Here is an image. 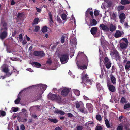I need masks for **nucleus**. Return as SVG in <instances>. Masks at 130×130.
<instances>
[{
    "mask_svg": "<svg viewBox=\"0 0 130 130\" xmlns=\"http://www.w3.org/2000/svg\"><path fill=\"white\" fill-rule=\"evenodd\" d=\"M45 55V54L44 52L43 51H40L39 52V56L41 57L44 56Z\"/></svg>",
    "mask_w": 130,
    "mask_h": 130,
    "instance_id": "nucleus-35",
    "label": "nucleus"
},
{
    "mask_svg": "<svg viewBox=\"0 0 130 130\" xmlns=\"http://www.w3.org/2000/svg\"><path fill=\"white\" fill-rule=\"evenodd\" d=\"M100 27L103 30H106L107 31L109 30V28L106 25L103 24L100 25Z\"/></svg>",
    "mask_w": 130,
    "mask_h": 130,
    "instance_id": "nucleus-19",
    "label": "nucleus"
},
{
    "mask_svg": "<svg viewBox=\"0 0 130 130\" xmlns=\"http://www.w3.org/2000/svg\"><path fill=\"white\" fill-rule=\"evenodd\" d=\"M125 8L124 6L119 5L117 7V9L118 11H120L123 10Z\"/></svg>",
    "mask_w": 130,
    "mask_h": 130,
    "instance_id": "nucleus-34",
    "label": "nucleus"
},
{
    "mask_svg": "<svg viewBox=\"0 0 130 130\" xmlns=\"http://www.w3.org/2000/svg\"><path fill=\"white\" fill-rule=\"evenodd\" d=\"M20 127L21 130H24L25 128V126L23 124L21 125Z\"/></svg>",
    "mask_w": 130,
    "mask_h": 130,
    "instance_id": "nucleus-54",
    "label": "nucleus"
},
{
    "mask_svg": "<svg viewBox=\"0 0 130 130\" xmlns=\"http://www.w3.org/2000/svg\"><path fill=\"white\" fill-rule=\"evenodd\" d=\"M1 68L2 69V71L6 73H8V74H10V75L12 73V72L11 74L10 73L8 72L9 70L8 68V66L6 64H3L1 67Z\"/></svg>",
    "mask_w": 130,
    "mask_h": 130,
    "instance_id": "nucleus-9",
    "label": "nucleus"
},
{
    "mask_svg": "<svg viewBox=\"0 0 130 130\" xmlns=\"http://www.w3.org/2000/svg\"><path fill=\"white\" fill-rule=\"evenodd\" d=\"M83 128V126H78L76 127L77 130H82Z\"/></svg>",
    "mask_w": 130,
    "mask_h": 130,
    "instance_id": "nucleus-58",
    "label": "nucleus"
},
{
    "mask_svg": "<svg viewBox=\"0 0 130 130\" xmlns=\"http://www.w3.org/2000/svg\"><path fill=\"white\" fill-rule=\"evenodd\" d=\"M6 115V112L3 111H0V116H4Z\"/></svg>",
    "mask_w": 130,
    "mask_h": 130,
    "instance_id": "nucleus-47",
    "label": "nucleus"
},
{
    "mask_svg": "<svg viewBox=\"0 0 130 130\" xmlns=\"http://www.w3.org/2000/svg\"><path fill=\"white\" fill-rule=\"evenodd\" d=\"M99 12L98 10H96L94 12V14L95 16H98L99 15Z\"/></svg>",
    "mask_w": 130,
    "mask_h": 130,
    "instance_id": "nucleus-55",
    "label": "nucleus"
},
{
    "mask_svg": "<svg viewBox=\"0 0 130 130\" xmlns=\"http://www.w3.org/2000/svg\"><path fill=\"white\" fill-rule=\"evenodd\" d=\"M17 33V31L16 30H15L12 33V36L13 37H14L16 35Z\"/></svg>",
    "mask_w": 130,
    "mask_h": 130,
    "instance_id": "nucleus-63",
    "label": "nucleus"
},
{
    "mask_svg": "<svg viewBox=\"0 0 130 130\" xmlns=\"http://www.w3.org/2000/svg\"><path fill=\"white\" fill-rule=\"evenodd\" d=\"M78 55L79 56H82L84 58V61L83 62L84 64H85L83 66H79V68L82 70H84L87 68L88 64V60L87 56L83 52H79Z\"/></svg>",
    "mask_w": 130,
    "mask_h": 130,
    "instance_id": "nucleus-1",
    "label": "nucleus"
},
{
    "mask_svg": "<svg viewBox=\"0 0 130 130\" xmlns=\"http://www.w3.org/2000/svg\"><path fill=\"white\" fill-rule=\"evenodd\" d=\"M121 35V31L120 30H117L116 31L114 36L115 38H118L120 37Z\"/></svg>",
    "mask_w": 130,
    "mask_h": 130,
    "instance_id": "nucleus-18",
    "label": "nucleus"
},
{
    "mask_svg": "<svg viewBox=\"0 0 130 130\" xmlns=\"http://www.w3.org/2000/svg\"><path fill=\"white\" fill-rule=\"evenodd\" d=\"M121 3L122 5H125L129 4L130 2L128 0H121Z\"/></svg>",
    "mask_w": 130,
    "mask_h": 130,
    "instance_id": "nucleus-26",
    "label": "nucleus"
},
{
    "mask_svg": "<svg viewBox=\"0 0 130 130\" xmlns=\"http://www.w3.org/2000/svg\"><path fill=\"white\" fill-rule=\"evenodd\" d=\"M65 38V36H62L61 37V42L62 43H64L65 41L64 38Z\"/></svg>",
    "mask_w": 130,
    "mask_h": 130,
    "instance_id": "nucleus-51",
    "label": "nucleus"
},
{
    "mask_svg": "<svg viewBox=\"0 0 130 130\" xmlns=\"http://www.w3.org/2000/svg\"><path fill=\"white\" fill-rule=\"evenodd\" d=\"M31 64L32 65L37 68H39L41 66V64L37 62H33Z\"/></svg>",
    "mask_w": 130,
    "mask_h": 130,
    "instance_id": "nucleus-27",
    "label": "nucleus"
},
{
    "mask_svg": "<svg viewBox=\"0 0 130 130\" xmlns=\"http://www.w3.org/2000/svg\"><path fill=\"white\" fill-rule=\"evenodd\" d=\"M119 17L120 19V22L121 23L123 24L125 18V14L123 13H121L119 15Z\"/></svg>",
    "mask_w": 130,
    "mask_h": 130,
    "instance_id": "nucleus-12",
    "label": "nucleus"
},
{
    "mask_svg": "<svg viewBox=\"0 0 130 130\" xmlns=\"http://www.w3.org/2000/svg\"><path fill=\"white\" fill-rule=\"evenodd\" d=\"M103 129L102 127L100 126H97L95 129V130H102Z\"/></svg>",
    "mask_w": 130,
    "mask_h": 130,
    "instance_id": "nucleus-46",
    "label": "nucleus"
},
{
    "mask_svg": "<svg viewBox=\"0 0 130 130\" xmlns=\"http://www.w3.org/2000/svg\"><path fill=\"white\" fill-rule=\"evenodd\" d=\"M123 128L122 125L120 124V125L118 126L117 130H123Z\"/></svg>",
    "mask_w": 130,
    "mask_h": 130,
    "instance_id": "nucleus-45",
    "label": "nucleus"
},
{
    "mask_svg": "<svg viewBox=\"0 0 130 130\" xmlns=\"http://www.w3.org/2000/svg\"><path fill=\"white\" fill-rule=\"evenodd\" d=\"M88 75L86 74L85 75L82 74L81 76V79L82 81L81 82V83H84L85 82L88 83L90 85L91 84V80L89 79V78L88 77Z\"/></svg>",
    "mask_w": 130,
    "mask_h": 130,
    "instance_id": "nucleus-5",
    "label": "nucleus"
},
{
    "mask_svg": "<svg viewBox=\"0 0 130 130\" xmlns=\"http://www.w3.org/2000/svg\"><path fill=\"white\" fill-rule=\"evenodd\" d=\"M80 103V102H78L76 103H75V106L76 108L78 109L81 106Z\"/></svg>",
    "mask_w": 130,
    "mask_h": 130,
    "instance_id": "nucleus-39",
    "label": "nucleus"
},
{
    "mask_svg": "<svg viewBox=\"0 0 130 130\" xmlns=\"http://www.w3.org/2000/svg\"><path fill=\"white\" fill-rule=\"evenodd\" d=\"M91 10V9L90 8H88L86 12V15L88 14L89 12V11Z\"/></svg>",
    "mask_w": 130,
    "mask_h": 130,
    "instance_id": "nucleus-61",
    "label": "nucleus"
},
{
    "mask_svg": "<svg viewBox=\"0 0 130 130\" xmlns=\"http://www.w3.org/2000/svg\"><path fill=\"white\" fill-rule=\"evenodd\" d=\"M109 59L107 57H105L104 58V63H107L109 62Z\"/></svg>",
    "mask_w": 130,
    "mask_h": 130,
    "instance_id": "nucleus-57",
    "label": "nucleus"
},
{
    "mask_svg": "<svg viewBox=\"0 0 130 130\" xmlns=\"http://www.w3.org/2000/svg\"><path fill=\"white\" fill-rule=\"evenodd\" d=\"M39 21V18H36L35 19L33 20V22L32 23L33 25L37 24H38Z\"/></svg>",
    "mask_w": 130,
    "mask_h": 130,
    "instance_id": "nucleus-37",
    "label": "nucleus"
},
{
    "mask_svg": "<svg viewBox=\"0 0 130 130\" xmlns=\"http://www.w3.org/2000/svg\"><path fill=\"white\" fill-rule=\"evenodd\" d=\"M21 99L19 97H18L17 99H16L14 101L15 103L16 104H18L20 102Z\"/></svg>",
    "mask_w": 130,
    "mask_h": 130,
    "instance_id": "nucleus-43",
    "label": "nucleus"
},
{
    "mask_svg": "<svg viewBox=\"0 0 130 130\" xmlns=\"http://www.w3.org/2000/svg\"><path fill=\"white\" fill-rule=\"evenodd\" d=\"M60 89L61 90V95L63 96H67L70 91L69 89L67 88L64 87L63 88H61Z\"/></svg>",
    "mask_w": 130,
    "mask_h": 130,
    "instance_id": "nucleus-7",
    "label": "nucleus"
},
{
    "mask_svg": "<svg viewBox=\"0 0 130 130\" xmlns=\"http://www.w3.org/2000/svg\"><path fill=\"white\" fill-rule=\"evenodd\" d=\"M70 42L71 44L76 45L77 44L76 39L75 37H73L71 38Z\"/></svg>",
    "mask_w": 130,
    "mask_h": 130,
    "instance_id": "nucleus-17",
    "label": "nucleus"
},
{
    "mask_svg": "<svg viewBox=\"0 0 130 130\" xmlns=\"http://www.w3.org/2000/svg\"><path fill=\"white\" fill-rule=\"evenodd\" d=\"M47 27L46 26L43 27L41 29L42 32L43 33H45L47 31Z\"/></svg>",
    "mask_w": 130,
    "mask_h": 130,
    "instance_id": "nucleus-36",
    "label": "nucleus"
},
{
    "mask_svg": "<svg viewBox=\"0 0 130 130\" xmlns=\"http://www.w3.org/2000/svg\"><path fill=\"white\" fill-rule=\"evenodd\" d=\"M1 23L2 26L1 30L3 31H8L7 23L6 22L3 18H1Z\"/></svg>",
    "mask_w": 130,
    "mask_h": 130,
    "instance_id": "nucleus-6",
    "label": "nucleus"
},
{
    "mask_svg": "<svg viewBox=\"0 0 130 130\" xmlns=\"http://www.w3.org/2000/svg\"><path fill=\"white\" fill-rule=\"evenodd\" d=\"M107 86L110 91L112 92H114L116 91V88L115 86L111 83H108Z\"/></svg>",
    "mask_w": 130,
    "mask_h": 130,
    "instance_id": "nucleus-11",
    "label": "nucleus"
},
{
    "mask_svg": "<svg viewBox=\"0 0 130 130\" xmlns=\"http://www.w3.org/2000/svg\"><path fill=\"white\" fill-rule=\"evenodd\" d=\"M48 14L50 19L52 18V15L50 12H49Z\"/></svg>",
    "mask_w": 130,
    "mask_h": 130,
    "instance_id": "nucleus-62",
    "label": "nucleus"
},
{
    "mask_svg": "<svg viewBox=\"0 0 130 130\" xmlns=\"http://www.w3.org/2000/svg\"><path fill=\"white\" fill-rule=\"evenodd\" d=\"M25 14L24 12L21 13L18 12L17 16L16 17V19L17 20H19L23 21L25 18Z\"/></svg>",
    "mask_w": 130,
    "mask_h": 130,
    "instance_id": "nucleus-8",
    "label": "nucleus"
},
{
    "mask_svg": "<svg viewBox=\"0 0 130 130\" xmlns=\"http://www.w3.org/2000/svg\"><path fill=\"white\" fill-rule=\"evenodd\" d=\"M67 115L68 117L71 118L73 116V114L70 113H68L67 114Z\"/></svg>",
    "mask_w": 130,
    "mask_h": 130,
    "instance_id": "nucleus-59",
    "label": "nucleus"
},
{
    "mask_svg": "<svg viewBox=\"0 0 130 130\" xmlns=\"http://www.w3.org/2000/svg\"><path fill=\"white\" fill-rule=\"evenodd\" d=\"M116 29V26L112 24H110L109 27V30L111 32H113Z\"/></svg>",
    "mask_w": 130,
    "mask_h": 130,
    "instance_id": "nucleus-24",
    "label": "nucleus"
},
{
    "mask_svg": "<svg viewBox=\"0 0 130 130\" xmlns=\"http://www.w3.org/2000/svg\"><path fill=\"white\" fill-rule=\"evenodd\" d=\"M7 31H3L0 33V38L3 40L6 38L8 36Z\"/></svg>",
    "mask_w": 130,
    "mask_h": 130,
    "instance_id": "nucleus-10",
    "label": "nucleus"
},
{
    "mask_svg": "<svg viewBox=\"0 0 130 130\" xmlns=\"http://www.w3.org/2000/svg\"><path fill=\"white\" fill-rule=\"evenodd\" d=\"M123 40L125 42V43H126L125 44H128V40L126 38H124L123 39Z\"/></svg>",
    "mask_w": 130,
    "mask_h": 130,
    "instance_id": "nucleus-64",
    "label": "nucleus"
},
{
    "mask_svg": "<svg viewBox=\"0 0 130 130\" xmlns=\"http://www.w3.org/2000/svg\"><path fill=\"white\" fill-rule=\"evenodd\" d=\"M96 86L97 87V90L99 91L102 88V87L100 83H97L96 84Z\"/></svg>",
    "mask_w": 130,
    "mask_h": 130,
    "instance_id": "nucleus-31",
    "label": "nucleus"
},
{
    "mask_svg": "<svg viewBox=\"0 0 130 130\" xmlns=\"http://www.w3.org/2000/svg\"><path fill=\"white\" fill-rule=\"evenodd\" d=\"M39 51H35L33 52V55L36 56H39Z\"/></svg>",
    "mask_w": 130,
    "mask_h": 130,
    "instance_id": "nucleus-48",
    "label": "nucleus"
},
{
    "mask_svg": "<svg viewBox=\"0 0 130 130\" xmlns=\"http://www.w3.org/2000/svg\"><path fill=\"white\" fill-rule=\"evenodd\" d=\"M40 27L39 26H35L34 28V31L35 32H37L39 30Z\"/></svg>",
    "mask_w": 130,
    "mask_h": 130,
    "instance_id": "nucleus-38",
    "label": "nucleus"
},
{
    "mask_svg": "<svg viewBox=\"0 0 130 130\" xmlns=\"http://www.w3.org/2000/svg\"><path fill=\"white\" fill-rule=\"evenodd\" d=\"M97 24V22L96 20L95 19H94L92 20V22L90 23V24L91 26H95Z\"/></svg>",
    "mask_w": 130,
    "mask_h": 130,
    "instance_id": "nucleus-33",
    "label": "nucleus"
},
{
    "mask_svg": "<svg viewBox=\"0 0 130 130\" xmlns=\"http://www.w3.org/2000/svg\"><path fill=\"white\" fill-rule=\"evenodd\" d=\"M120 47L121 49L125 50L127 48L128 44H125L124 42H122L120 43Z\"/></svg>",
    "mask_w": 130,
    "mask_h": 130,
    "instance_id": "nucleus-15",
    "label": "nucleus"
},
{
    "mask_svg": "<svg viewBox=\"0 0 130 130\" xmlns=\"http://www.w3.org/2000/svg\"><path fill=\"white\" fill-rule=\"evenodd\" d=\"M106 63H104L105 65L106 68L108 69H109L111 67V63L110 61H109V62Z\"/></svg>",
    "mask_w": 130,
    "mask_h": 130,
    "instance_id": "nucleus-30",
    "label": "nucleus"
},
{
    "mask_svg": "<svg viewBox=\"0 0 130 130\" xmlns=\"http://www.w3.org/2000/svg\"><path fill=\"white\" fill-rule=\"evenodd\" d=\"M86 106L90 112H92L93 111V106L91 103H88L86 104Z\"/></svg>",
    "mask_w": 130,
    "mask_h": 130,
    "instance_id": "nucleus-13",
    "label": "nucleus"
},
{
    "mask_svg": "<svg viewBox=\"0 0 130 130\" xmlns=\"http://www.w3.org/2000/svg\"><path fill=\"white\" fill-rule=\"evenodd\" d=\"M57 20V21L60 23H62V22L60 17H58Z\"/></svg>",
    "mask_w": 130,
    "mask_h": 130,
    "instance_id": "nucleus-53",
    "label": "nucleus"
},
{
    "mask_svg": "<svg viewBox=\"0 0 130 130\" xmlns=\"http://www.w3.org/2000/svg\"><path fill=\"white\" fill-rule=\"evenodd\" d=\"M39 88L40 90H39L38 92V94L36 96V100H39L42 98V96L41 95L43 94L44 92L46 89L47 87V85L42 84L39 85Z\"/></svg>",
    "mask_w": 130,
    "mask_h": 130,
    "instance_id": "nucleus-2",
    "label": "nucleus"
},
{
    "mask_svg": "<svg viewBox=\"0 0 130 130\" xmlns=\"http://www.w3.org/2000/svg\"><path fill=\"white\" fill-rule=\"evenodd\" d=\"M57 45V44H54V45H53V46H52V47L51 49L53 50L55 49V47H56Z\"/></svg>",
    "mask_w": 130,
    "mask_h": 130,
    "instance_id": "nucleus-60",
    "label": "nucleus"
},
{
    "mask_svg": "<svg viewBox=\"0 0 130 130\" xmlns=\"http://www.w3.org/2000/svg\"><path fill=\"white\" fill-rule=\"evenodd\" d=\"M60 61L62 64H65L68 61L69 57L67 54H62L59 57Z\"/></svg>",
    "mask_w": 130,
    "mask_h": 130,
    "instance_id": "nucleus-4",
    "label": "nucleus"
},
{
    "mask_svg": "<svg viewBox=\"0 0 130 130\" xmlns=\"http://www.w3.org/2000/svg\"><path fill=\"white\" fill-rule=\"evenodd\" d=\"M110 79L111 82L114 85H115L116 84V78L113 75H112Z\"/></svg>",
    "mask_w": 130,
    "mask_h": 130,
    "instance_id": "nucleus-29",
    "label": "nucleus"
},
{
    "mask_svg": "<svg viewBox=\"0 0 130 130\" xmlns=\"http://www.w3.org/2000/svg\"><path fill=\"white\" fill-rule=\"evenodd\" d=\"M75 94L77 96H79L80 94V92L78 90H76L74 91Z\"/></svg>",
    "mask_w": 130,
    "mask_h": 130,
    "instance_id": "nucleus-42",
    "label": "nucleus"
},
{
    "mask_svg": "<svg viewBox=\"0 0 130 130\" xmlns=\"http://www.w3.org/2000/svg\"><path fill=\"white\" fill-rule=\"evenodd\" d=\"M55 100L59 102H61L62 101V99L61 96L56 95Z\"/></svg>",
    "mask_w": 130,
    "mask_h": 130,
    "instance_id": "nucleus-23",
    "label": "nucleus"
},
{
    "mask_svg": "<svg viewBox=\"0 0 130 130\" xmlns=\"http://www.w3.org/2000/svg\"><path fill=\"white\" fill-rule=\"evenodd\" d=\"M125 68L126 71L130 70V61H127L125 66Z\"/></svg>",
    "mask_w": 130,
    "mask_h": 130,
    "instance_id": "nucleus-21",
    "label": "nucleus"
},
{
    "mask_svg": "<svg viewBox=\"0 0 130 130\" xmlns=\"http://www.w3.org/2000/svg\"><path fill=\"white\" fill-rule=\"evenodd\" d=\"M98 31L96 27H94L92 28L90 30V32L92 34L94 35L96 34Z\"/></svg>",
    "mask_w": 130,
    "mask_h": 130,
    "instance_id": "nucleus-16",
    "label": "nucleus"
},
{
    "mask_svg": "<svg viewBox=\"0 0 130 130\" xmlns=\"http://www.w3.org/2000/svg\"><path fill=\"white\" fill-rule=\"evenodd\" d=\"M118 66L120 68V72H122L124 71V68L123 65V64L120 62H118Z\"/></svg>",
    "mask_w": 130,
    "mask_h": 130,
    "instance_id": "nucleus-22",
    "label": "nucleus"
},
{
    "mask_svg": "<svg viewBox=\"0 0 130 130\" xmlns=\"http://www.w3.org/2000/svg\"><path fill=\"white\" fill-rule=\"evenodd\" d=\"M111 16L112 19H113V20H115L116 17V14L114 13H113L111 14Z\"/></svg>",
    "mask_w": 130,
    "mask_h": 130,
    "instance_id": "nucleus-56",
    "label": "nucleus"
},
{
    "mask_svg": "<svg viewBox=\"0 0 130 130\" xmlns=\"http://www.w3.org/2000/svg\"><path fill=\"white\" fill-rule=\"evenodd\" d=\"M105 123L106 125L107 128H110V124L108 120L107 119H106L105 121Z\"/></svg>",
    "mask_w": 130,
    "mask_h": 130,
    "instance_id": "nucleus-32",
    "label": "nucleus"
},
{
    "mask_svg": "<svg viewBox=\"0 0 130 130\" xmlns=\"http://www.w3.org/2000/svg\"><path fill=\"white\" fill-rule=\"evenodd\" d=\"M56 95L52 93L49 94L48 95V98L52 100H55Z\"/></svg>",
    "mask_w": 130,
    "mask_h": 130,
    "instance_id": "nucleus-25",
    "label": "nucleus"
},
{
    "mask_svg": "<svg viewBox=\"0 0 130 130\" xmlns=\"http://www.w3.org/2000/svg\"><path fill=\"white\" fill-rule=\"evenodd\" d=\"M46 63L47 64L50 65L52 63V61L50 58H49Z\"/></svg>",
    "mask_w": 130,
    "mask_h": 130,
    "instance_id": "nucleus-49",
    "label": "nucleus"
},
{
    "mask_svg": "<svg viewBox=\"0 0 130 130\" xmlns=\"http://www.w3.org/2000/svg\"><path fill=\"white\" fill-rule=\"evenodd\" d=\"M130 107V103H128L127 104H125L124 107V109H126Z\"/></svg>",
    "mask_w": 130,
    "mask_h": 130,
    "instance_id": "nucleus-44",
    "label": "nucleus"
},
{
    "mask_svg": "<svg viewBox=\"0 0 130 130\" xmlns=\"http://www.w3.org/2000/svg\"><path fill=\"white\" fill-rule=\"evenodd\" d=\"M110 55L112 58L115 59L116 60H120L121 59L120 56L117 50L115 48H113L112 50L110 52Z\"/></svg>",
    "mask_w": 130,
    "mask_h": 130,
    "instance_id": "nucleus-3",
    "label": "nucleus"
},
{
    "mask_svg": "<svg viewBox=\"0 0 130 130\" xmlns=\"http://www.w3.org/2000/svg\"><path fill=\"white\" fill-rule=\"evenodd\" d=\"M96 119L99 121H101L102 119L101 116L100 115H97L96 117Z\"/></svg>",
    "mask_w": 130,
    "mask_h": 130,
    "instance_id": "nucleus-41",
    "label": "nucleus"
},
{
    "mask_svg": "<svg viewBox=\"0 0 130 130\" xmlns=\"http://www.w3.org/2000/svg\"><path fill=\"white\" fill-rule=\"evenodd\" d=\"M126 101L125 98L124 97H122L121 100V102L122 103H124Z\"/></svg>",
    "mask_w": 130,
    "mask_h": 130,
    "instance_id": "nucleus-52",
    "label": "nucleus"
},
{
    "mask_svg": "<svg viewBox=\"0 0 130 130\" xmlns=\"http://www.w3.org/2000/svg\"><path fill=\"white\" fill-rule=\"evenodd\" d=\"M12 110L14 112H15L17 111L18 110V107H12Z\"/></svg>",
    "mask_w": 130,
    "mask_h": 130,
    "instance_id": "nucleus-50",
    "label": "nucleus"
},
{
    "mask_svg": "<svg viewBox=\"0 0 130 130\" xmlns=\"http://www.w3.org/2000/svg\"><path fill=\"white\" fill-rule=\"evenodd\" d=\"M48 120L51 122L54 123H56L58 122V120L57 119H52L51 118H48Z\"/></svg>",
    "mask_w": 130,
    "mask_h": 130,
    "instance_id": "nucleus-28",
    "label": "nucleus"
},
{
    "mask_svg": "<svg viewBox=\"0 0 130 130\" xmlns=\"http://www.w3.org/2000/svg\"><path fill=\"white\" fill-rule=\"evenodd\" d=\"M79 111L82 113H87V112L86 109L84 107L83 104V105H81L80 108L78 109Z\"/></svg>",
    "mask_w": 130,
    "mask_h": 130,
    "instance_id": "nucleus-14",
    "label": "nucleus"
},
{
    "mask_svg": "<svg viewBox=\"0 0 130 130\" xmlns=\"http://www.w3.org/2000/svg\"><path fill=\"white\" fill-rule=\"evenodd\" d=\"M67 17L66 15L64 13L62 14L61 16V18L63 21H66V18Z\"/></svg>",
    "mask_w": 130,
    "mask_h": 130,
    "instance_id": "nucleus-40",
    "label": "nucleus"
},
{
    "mask_svg": "<svg viewBox=\"0 0 130 130\" xmlns=\"http://www.w3.org/2000/svg\"><path fill=\"white\" fill-rule=\"evenodd\" d=\"M54 113L56 114H59L61 115H64L65 113L63 111L56 109V110L54 111Z\"/></svg>",
    "mask_w": 130,
    "mask_h": 130,
    "instance_id": "nucleus-20",
    "label": "nucleus"
}]
</instances>
